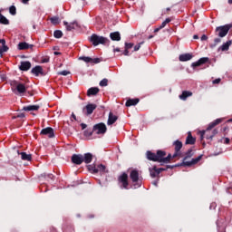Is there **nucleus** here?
Returning <instances> with one entry per match:
<instances>
[{
	"label": "nucleus",
	"instance_id": "603ef678",
	"mask_svg": "<svg viewBox=\"0 0 232 232\" xmlns=\"http://www.w3.org/2000/svg\"><path fill=\"white\" fill-rule=\"evenodd\" d=\"M129 49H125L123 52V55H130V51H128Z\"/></svg>",
	"mask_w": 232,
	"mask_h": 232
},
{
	"label": "nucleus",
	"instance_id": "c9c22d12",
	"mask_svg": "<svg viewBox=\"0 0 232 232\" xmlns=\"http://www.w3.org/2000/svg\"><path fill=\"white\" fill-rule=\"evenodd\" d=\"M169 23H171V18H166V20L162 22V24L160 25V28H166V24H168Z\"/></svg>",
	"mask_w": 232,
	"mask_h": 232
},
{
	"label": "nucleus",
	"instance_id": "13d9d810",
	"mask_svg": "<svg viewBox=\"0 0 232 232\" xmlns=\"http://www.w3.org/2000/svg\"><path fill=\"white\" fill-rule=\"evenodd\" d=\"M54 55H61L60 52H54Z\"/></svg>",
	"mask_w": 232,
	"mask_h": 232
},
{
	"label": "nucleus",
	"instance_id": "69168bd1",
	"mask_svg": "<svg viewBox=\"0 0 232 232\" xmlns=\"http://www.w3.org/2000/svg\"><path fill=\"white\" fill-rule=\"evenodd\" d=\"M168 11H169V8H167Z\"/></svg>",
	"mask_w": 232,
	"mask_h": 232
},
{
	"label": "nucleus",
	"instance_id": "6e6552de",
	"mask_svg": "<svg viewBox=\"0 0 232 232\" xmlns=\"http://www.w3.org/2000/svg\"><path fill=\"white\" fill-rule=\"evenodd\" d=\"M118 184L121 189H130V182L128 181V174L122 173L118 177Z\"/></svg>",
	"mask_w": 232,
	"mask_h": 232
},
{
	"label": "nucleus",
	"instance_id": "ddd939ff",
	"mask_svg": "<svg viewBox=\"0 0 232 232\" xmlns=\"http://www.w3.org/2000/svg\"><path fill=\"white\" fill-rule=\"evenodd\" d=\"M79 59L80 61H83V63H90L91 64H99V63H101V60L99 58L82 56Z\"/></svg>",
	"mask_w": 232,
	"mask_h": 232
},
{
	"label": "nucleus",
	"instance_id": "cd10ccee",
	"mask_svg": "<svg viewBox=\"0 0 232 232\" xmlns=\"http://www.w3.org/2000/svg\"><path fill=\"white\" fill-rule=\"evenodd\" d=\"M191 95H193V92L189 91H183L182 94L179 95V99H181V101H186V99H188V97H191Z\"/></svg>",
	"mask_w": 232,
	"mask_h": 232
},
{
	"label": "nucleus",
	"instance_id": "09e8293b",
	"mask_svg": "<svg viewBox=\"0 0 232 232\" xmlns=\"http://www.w3.org/2000/svg\"><path fill=\"white\" fill-rule=\"evenodd\" d=\"M220 38H216L215 40H214V43H215V46H217V44H218V43H220Z\"/></svg>",
	"mask_w": 232,
	"mask_h": 232
},
{
	"label": "nucleus",
	"instance_id": "4d7b16f0",
	"mask_svg": "<svg viewBox=\"0 0 232 232\" xmlns=\"http://www.w3.org/2000/svg\"><path fill=\"white\" fill-rule=\"evenodd\" d=\"M28 1H30V0H22V3H24V5H26V3H28Z\"/></svg>",
	"mask_w": 232,
	"mask_h": 232
},
{
	"label": "nucleus",
	"instance_id": "b1692460",
	"mask_svg": "<svg viewBox=\"0 0 232 232\" xmlns=\"http://www.w3.org/2000/svg\"><path fill=\"white\" fill-rule=\"evenodd\" d=\"M139 99L135 98V99H129L126 103L125 106H127V108H130V106H137V104H139Z\"/></svg>",
	"mask_w": 232,
	"mask_h": 232
},
{
	"label": "nucleus",
	"instance_id": "393cba45",
	"mask_svg": "<svg viewBox=\"0 0 232 232\" xmlns=\"http://www.w3.org/2000/svg\"><path fill=\"white\" fill-rule=\"evenodd\" d=\"M232 44V41L228 40L227 43H224L220 47L219 50H221V52H227L229 50V47Z\"/></svg>",
	"mask_w": 232,
	"mask_h": 232
},
{
	"label": "nucleus",
	"instance_id": "aec40b11",
	"mask_svg": "<svg viewBox=\"0 0 232 232\" xmlns=\"http://www.w3.org/2000/svg\"><path fill=\"white\" fill-rule=\"evenodd\" d=\"M34 48V44H29L26 42H21L18 44V50H32Z\"/></svg>",
	"mask_w": 232,
	"mask_h": 232
},
{
	"label": "nucleus",
	"instance_id": "c85d7f7f",
	"mask_svg": "<svg viewBox=\"0 0 232 232\" xmlns=\"http://www.w3.org/2000/svg\"><path fill=\"white\" fill-rule=\"evenodd\" d=\"M32 73H34V75H36V77H38V75H39L40 73H43V67H41V66H39V65L34 67V68L32 69Z\"/></svg>",
	"mask_w": 232,
	"mask_h": 232
},
{
	"label": "nucleus",
	"instance_id": "20e7f679",
	"mask_svg": "<svg viewBox=\"0 0 232 232\" xmlns=\"http://www.w3.org/2000/svg\"><path fill=\"white\" fill-rule=\"evenodd\" d=\"M130 179L134 189L142 186V174L139 169H133L130 171Z\"/></svg>",
	"mask_w": 232,
	"mask_h": 232
},
{
	"label": "nucleus",
	"instance_id": "bf43d9fd",
	"mask_svg": "<svg viewBox=\"0 0 232 232\" xmlns=\"http://www.w3.org/2000/svg\"><path fill=\"white\" fill-rule=\"evenodd\" d=\"M193 39H198V35L195 34V35L193 36Z\"/></svg>",
	"mask_w": 232,
	"mask_h": 232
},
{
	"label": "nucleus",
	"instance_id": "864d4df0",
	"mask_svg": "<svg viewBox=\"0 0 232 232\" xmlns=\"http://www.w3.org/2000/svg\"><path fill=\"white\" fill-rule=\"evenodd\" d=\"M81 128H82V130H86V128H87L86 123H82Z\"/></svg>",
	"mask_w": 232,
	"mask_h": 232
},
{
	"label": "nucleus",
	"instance_id": "dca6fc26",
	"mask_svg": "<svg viewBox=\"0 0 232 232\" xmlns=\"http://www.w3.org/2000/svg\"><path fill=\"white\" fill-rule=\"evenodd\" d=\"M41 135H47L49 139H53L55 134L53 133V129L52 127H47L41 130Z\"/></svg>",
	"mask_w": 232,
	"mask_h": 232
},
{
	"label": "nucleus",
	"instance_id": "de8ad7c7",
	"mask_svg": "<svg viewBox=\"0 0 232 232\" xmlns=\"http://www.w3.org/2000/svg\"><path fill=\"white\" fill-rule=\"evenodd\" d=\"M220 78H218V79H216V80H214L212 82H213V84H220Z\"/></svg>",
	"mask_w": 232,
	"mask_h": 232
},
{
	"label": "nucleus",
	"instance_id": "4be33fe9",
	"mask_svg": "<svg viewBox=\"0 0 232 232\" xmlns=\"http://www.w3.org/2000/svg\"><path fill=\"white\" fill-rule=\"evenodd\" d=\"M32 68V63L30 62H22L20 65V70L22 72H28Z\"/></svg>",
	"mask_w": 232,
	"mask_h": 232
},
{
	"label": "nucleus",
	"instance_id": "c03bdc74",
	"mask_svg": "<svg viewBox=\"0 0 232 232\" xmlns=\"http://www.w3.org/2000/svg\"><path fill=\"white\" fill-rule=\"evenodd\" d=\"M140 44H138L137 45L134 46V52H139V50H140Z\"/></svg>",
	"mask_w": 232,
	"mask_h": 232
},
{
	"label": "nucleus",
	"instance_id": "f3484780",
	"mask_svg": "<svg viewBox=\"0 0 232 232\" xmlns=\"http://www.w3.org/2000/svg\"><path fill=\"white\" fill-rule=\"evenodd\" d=\"M63 24L66 27V30L68 32H72V30H75L76 28H79V24L75 21L72 23L63 22Z\"/></svg>",
	"mask_w": 232,
	"mask_h": 232
},
{
	"label": "nucleus",
	"instance_id": "c756f323",
	"mask_svg": "<svg viewBox=\"0 0 232 232\" xmlns=\"http://www.w3.org/2000/svg\"><path fill=\"white\" fill-rule=\"evenodd\" d=\"M110 37L111 41H121V33L119 32L111 33Z\"/></svg>",
	"mask_w": 232,
	"mask_h": 232
},
{
	"label": "nucleus",
	"instance_id": "052dcab7",
	"mask_svg": "<svg viewBox=\"0 0 232 232\" xmlns=\"http://www.w3.org/2000/svg\"><path fill=\"white\" fill-rule=\"evenodd\" d=\"M114 52H121L119 48L115 49Z\"/></svg>",
	"mask_w": 232,
	"mask_h": 232
},
{
	"label": "nucleus",
	"instance_id": "412c9836",
	"mask_svg": "<svg viewBox=\"0 0 232 232\" xmlns=\"http://www.w3.org/2000/svg\"><path fill=\"white\" fill-rule=\"evenodd\" d=\"M193 59L192 53H183L179 55V61L181 63H186L187 61H191Z\"/></svg>",
	"mask_w": 232,
	"mask_h": 232
},
{
	"label": "nucleus",
	"instance_id": "bb28decb",
	"mask_svg": "<svg viewBox=\"0 0 232 232\" xmlns=\"http://www.w3.org/2000/svg\"><path fill=\"white\" fill-rule=\"evenodd\" d=\"M92 160H93V155H92V153H85L83 156V162H85V164H90Z\"/></svg>",
	"mask_w": 232,
	"mask_h": 232
},
{
	"label": "nucleus",
	"instance_id": "4c0bfd02",
	"mask_svg": "<svg viewBox=\"0 0 232 232\" xmlns=\"http://www.w3.org/2000/svg\"><path fill=\"white\" fill-rule=\"evenodd\" d=\"M8 50V47L6 45H2L0 47V55L1 57H3V53H5V52H6Z\"/></svg>",
	"mask_w": 232,
	"mask_h": 232
},
{
	"label": "nucleus",
	"instance_id": "7c9ffc66",
	"mask_svg": "<svg viewBox=\"0 0 232 232\" xmlns=\"http://www.w3.org/2000/svg\"><path fill=\"white\" fill-rule=\"evenodd\" d=\"M197 141V140L195 138H193V136L191 135V132H188L187 140H186V144H195V142Z\"/></svg>",
	"mask_w": 232,
	"mask_h": 232
},
{
	"label": "nucleus",
	"instance_id": "7ed1b4c3",
	"mask_svg": "<svg viewBox=\"0 0 232 232\" xmlns=\"http://www.w3.org/2000/svg\"><path fill=\"white\" fill-rule=\"evenodd\" d=\"M10 84L11 90L14 95H24L26 93V90H28V85L21 81L13 80Z\"/></svg>",
	"mask_w": 232,
	"mask_h": 232
},
{
	"label": "nucleus",
	"instance_id": "f257e3e1",
	"mask_svg": "<svg viewBox=\"0 0 232 232\" xmlns=\"http://www.w3.org/2000/svg\"><path fill=\"white\" fill-rule=\"evenodd\" d=\"M146 155L148 160H152L153 162H163L164 164H168L171 161V154H169L166 157V151L163 150H158L157 153L148 150Z\"/></svg>",
	"mask_w": 232,
	"mask_h": 232
},
{
	"label": "nucleus",
	"instance_id": "5fc2aeb1",
	"mask_svg": "<svg viewBox=\"0 0 232 232\" xmlns=\"http://www.w3.org/2000/svg\"><path fill=\"white\" fill-rule=\"evenodd\" d=\"M229 142H230L229 138H226V139H225V144H229Z\"/></svg>",
	"mask_w": 232,
	"mask_h": 232
},
{
	"label": "nucleus",
	"instance_id": "6ab92c4d",
	"mask_svg": "<svg viewBox=\"0 0 232 232\" xmlns=\"http://www.w3.org/2000/svg\"><path fill=\"white\" fill-rule=\"evenodd\" d=\"M118 119H119V116L113 114V112H110L108 121H107L108 126H111L112 124H115Z\"/></svg>",
	"mask_w": 232,
	"mask_h": 232
},
{
	"label": "nucleus",
	"instance_id": "6e6d98bb",
	"mask_svg": "<svg viewBox=\"0 0 232 232\" xmlns=\"http://www.w3.org/2000/svg\"><path fill=\"white\" fill-rule=\"evenodd\" d=\"M48 179H53V174H48Z\"/></svg>",
	"mask_w": 232,
	"mask_h": 232
},
{
	"label": "nucleus",
	"instance_id": "a878e982",
	"mask_svg": "<svg viewBox=\"0 0 232 232\" xmlns=\"http://www.w3.org/2000/svg\"><path fill=\"white\" fill-rule=\"evenodd\" d=\"M24 111H37L39 105H28L23 108Z\"/></svg>",
	"mask_w": 232,
	"mask_h": 232
},
{
	"label": "nucleus",
	"instance_id": "4468645a",
	"mask_svg": "<svg viewBox=\"0 0 232 232\" xmlns=\"http://www.w3.org/2000/svg\"><path fill=\"white\" fill-rule=\"evenodd\" d=\"M72 162L73 164H77L78 166H81V164L84 162V156L81 154H74L72 156Z\"/></svg>",
	"mask_w": 232,
	"mask_h": 232
},
{
	"label": "nucleus",
	"instance_id": "39448f33",
	"mask_svg": "<svg viewBox=\"0 0 232 232\" xmlns=\"http://www.w3.org/2000/svg\"><path fill=\"white\" fill-rule=\"evenodd\" d=\"M193 157V150L189 149L183 158L182 166H195V164H198L202 160V156H198V158L192 159L190 161H188V159H191Z\"/></svg>",
	"mask_w": 232,
	"mask_h": 232
},
{
	"label": "nucleus",
	"instance_id": "338daca9",
	"mask_svg": "<svg viewBox=\"0 0 232 232\" xmlns=\"http://www.w3.org/2000/svg\"><path fill=\"white\" fill-rule=\"evenodd\" d=\"M211 206H215V204H212Z\"/></svg>",
	"mask_w": 232,
	"mask_h": 232
},
{
	"label": "nucleus",
	"instance_id": "0eeeda50",
	"mask_svg": "<svg viewBox=\"0 0 232 232\" xmlns=\"http://www.w3.org/2000/svg\"><path fill=\"white\" fill-rule=\"evenodd\" d=\"M88 169L92 173H100V175H106V173H108V170L106 169V166L102 164H100L97 166L89 165Z\"/></svg>",
	"mask_w": 232,
	"mask_h": 232
},
{
	"label": "nucleus",
	"instance_id": "e433bc0d",
	"mask_svg": "<svg viewBox=\"0 0 232 232\" xmlns=\"http://www.w3.org/2000/svg\"><path fill=\"white\" fill-rule=\"evenodd\" d=\"M93 133H95L93 130H84L83 135L84 137L90 138L92 137V135H93Z\"/></svg>",
	"mask_w": 232,
	"mask_h": 232
},
{
	"label": "nucleus",
	"instance_id": "72a5a7b5",
	"mask_svg": "<svg viewBox=\"0 0 232 232\" xmlns=\"http://www.w3.org/2000/svg\"><path fill=\"white\" fill-rule=\"evenodd\" d=\"M53 36L55 37V39H61V37H63V31L61 30L54 31Z\"/></svg>",
	"mask_w": 232,
	"mask_h": 232
},
{
	"label": "nucleus",
	"instance_id": "3c124183",
	"mask_svg": "<svg viewBox=\"0 0 232 232\" xmlns=\"http://www.w3.org/2000/svg\"><path fill=\"white\" fill-rule=\"evenodd\" d=\"M201 41H208V35L203 34V35L201 36Z\"/></svg>",
	"mask_w": 232,
	"mask_h": 232
},
{
	"label": "nucleus",
	"instance_id": "0e129e2a",
	"mask_svg": "<svg viewBox=\"0 0 232 232\" xmlns=\"http://www.w3.org/2000/svg\"><path fill=\"white\" fill-rule=\"evenodd\" d=\"M154 186H157V181L154 182Z\"/></svg>",
	"mask_w": 232,
	"mask_h": 232
},
{
	"label": "nucleus",
	"instance_id": "1a4fd4ad",
	"mask_svg": "<svg viewBox=\"0 0 232 232\" xmlns=\"http://www.w3.org/2000/svg\"><path fill=\"white\" fill-rule=\"evenodd\" d=\"M174 150H175V152L171 156V160L177 159V158L180 159V158L184 157V155H182V152L180 151V150H182V142L180 140H176L174 142Z\"/></svg>",
	"mask_w": 232,
	"mask_h": 232
},
{
	"label": "nucleus",
	"instance_id": "a18cd8bd",
	"mask_svg": "<svg viewBox=\"0 0 232 232\" xmlns=\"http://www.w3.org/2000/svg\"><path fill=\"white\" fill-rule=\"evenodd\" d=\"M0 44H2V46H6V40L0 39Z\"/></svg>",
	"mask_w": 232,
	"mask_h": 232
},
{
	"label": "nucleus",
	"instance_id": "9d476101",
	"mask_svg": "<svg viewBox=\"0 0 232 232\" xmlns=\"http://www.w3.org/2000/svg\"><path fill=\"white\" fill-rule=\"evenodd\" d=\"M229 30H231V25L229 24L219 26L216 28V34L218 37H226Z\"/></svg>",
	"mask_w": 232,
	"mask_h": 232
},
{
	"label": "nucleus",
	"instance_id": "2eb2a0df",
	"mask_svg": "<svg viewBox=\"0 0 232 232\" xmlns=\"http://www.w3.org/2000/svg\"><path fill=\"white\" fill-rule=\"evenodd\" d=\"M206 63H209V58L202 57L198 61L192 63L191 68H198V66H202V64H206Z\"/></svg>",
	"mask_w": 232,
	"mask_h": 232
},
{
	"label": "nucleus",
	"instance_id": "e2e57ef3",
	"mask_svg": "<svg viewBox=\"0 0 232 232\" xmlns=\"http://www.w3.org/2000/svg\"><path fill=\"white\" fill-rule=\"evenodd\" d=\"M72 118L75 119V114H72Z\"/></svg>",
	"mask_w": 232,
	"mask_h": 232
},
{
	"label": "nucleus",
	"instance_id": "f8f14e48",
	"mask_svg": "<svg viewBox=\"0 0 232 232\" xmlns=\"http://www.w3.org/2000/svg\"><path fill=\"white\" fill-rule=\"evenodd\" d=\"M97 110V104L94 103H89L82 109L83 115H86V117L92 115L93 111Z\"/></svg>",
	"mask_w": 232,
	"mask_h": 232
},
{
	"label": "nucleus",
	"instance_id": "680f3d73",
	"mask_svg": "<svg viewBox=\"0 0 232 232\" xmlns=\"http://www.w3.org/2000/svg\"><path fill=\"white\" fill-rule=\"evenodd\" d=\"M228 5H232V0H228Z\"/></svg>",
	"mask_w": 232,
	"mask_h": 232
},
{
	"label": "nucleus",
	"instance_id": "8fccbe9b",
	"mask_svg": "<svg viewBox=\"0 0 232 232\" xmlns=\"http://www.w3.org/2000/svg\"><path fill=\"white\" fill-rule=\"evenodd\" d=\"M160 30H162V28H160V25L159 27L154 29V34H157L158 32H160Z\"/></svg>",
	"mask_w": 232,
	"mask_h": 232
},
{
	"label": "nucleus",
	"instance_id": "37998d69",
	"mask_svg": "<svg viewBox=\"0 0 232 232\" xmlns=\"http://www.w3.org/2000/svg\"><path fill=\"white\" fill-rule=\"evenodd\" d=\"M72 231H73L72 227H67L63 228V232H72Z\"/></svg>",
	"mask_w": 232,
	"mask_h": 232
},
{
	"label": "nucleus",
	"instance_id": "473e14b6",
	"mask_svg": "<svg viewBox=\"0 0 232 232\" xmlns=\"http://www.w3.org/2000/svg\"><path fill=\"white\" fill-rule=\"evenodd\" d=\"M0 24H10V21L0 13Z\"/></svg>",
	"mask_w": 232,
	"mask_h": 232
},
{
	"label": "nucleus",
	"instance_id": "423d86ee",
	"mask_svg": "<svg viewBox=\"0 0 232 232\" xmlns=\"http://www.w3.org/2000/svg\"><path fill=\"white\" fill-rule=\"evenodd\" d=\"M90 41L92 43L93 46H99V44H109L110 40L104 36H99L97 34H92L90 38Z\"/></svg>",
	"mask_w": 232,
	"mask_h": 232
},
{
	"label": "nucleus",
	"instance_id": "58836bf2",
	"mask_svg": "<svg viewBox=\"0 0 232 232\" xmlns=\"http://www.w3.org/2000/svg\"><path fill=\"white\" fill-rule=\"evenodd\" d=\"M51 23H52L53 24H59V17H57V16L52 17V18H51Z\"/></svg>",
	"mask_w": 232,
	"mask_h": 232
},
{
	"label": "nucleus",
	"instance_id": "79ce46f5",
	"mask_svg": "<svg viewBox=\"0 0 232 232\" xmlns=\"http://www.w3.org/2000/svg\"><path fill=\"white\" fill-rule=\"evenodd\" d=\"M59 75H63V76L70 75V72H68V71H62V72H59Z\"/></svg>",
	"mask_w": 232,
	"mask_h": 232
},
{
	"label": "nucleus",
	"instance_id": "49530a36",
	"mask_svg": "<svg viewBox=\"0 0 232 232\" xmlns=\"http://www.w3.org/2000/svg\"><path fill=\"white\" fill-rule=\"evenodd\" d=\"M42 63H50V57L43 58Z\"/></svg>",
	"mask_w": 232,
	"mask_h": 232
},
{
	"label": "nucleus",
	"instance_id": "f704fd0d",
	"mask_svg": "<svg viewBox=\"0 0 232 232\" xmlns=\"http://www.w3.org/2000/svg\"><path fill=\"white\" fill-rule=\"evenodd\" d=\"M9 14H11V15H15V14H17V9L14 5L9 7Z\"/></svg>",
	"mask_w": 232,
	"mask_h": 232
},
{
	"label": "nucleus",
	"instance_id": "a211bd4d",
	"mask_svg": "<svg viewBox=\"0 0 232 232\" xmlns=\"http://www.w3.org/2000/svg\"><path fill=\"white\" fill-rule=\"evenodd\" d=\"M160 171H164V169L157 167H153L152 169H150V177L152 179H155L156 177H159L160 175Z\"/></svg>",
	"mask_w": 232,
	"mask_h": 232
},
{
	"label": "nucleus",
	"instance_id": "f03ea898",
	"mask_svg": "<svg viewBox=\"0 0 232 232\" xmlns=\"http://www.w3.org/2000/svg\"><path fill=\"white\" fill-rule=\"evenodd\" d=\"M222 122V119H217L214 121L210 122L206 130H203L201 132V139H207L208 140L213 139L218 133V130L217 129H214L215 126H218Z\"/></svg>",
	"mask_w": 232,
	"mask_h": 232
},
{
	"label": "nucleus",
	"instance_id": "9b49d317",
	"mask_svg": "<svg viewBox=\"0 0 232 232\" xmlns=\"http://www.w3.org/2000/svg\"><path fill=\"white\" fill-rule=\"evenodd\" d=\"M106 124L104 123L95 124L92 128V131L97 135H104V133H106Z\"/></svg>",
	"mask_w": 232,
	"mask_h": 232
},
{
	"label": "nucleus",
	"instance_id": "ea45409f",
	"mask_svg": "<svg viewBox=\"0 0 232 232\" xmlns=\"http://www.w3.org/2000/svg\"><path fill=\"white\" fill-rule=\"evenodd\" d=\"M100 86L104 87V86H108V79H103L100 82Z\"/></svg>",
	"mask_w": 232,
	"mask_h": 232
},
{
	"label": "nucleus",
	"instance_id": "a19ab883",
	"mask_svg": "<svg viewBox=\"0 0 232 232\" xmlns=\"http://www.w3.org/2000/svg\"><path fill=\"white\" fill-rule=\"evenodd\" d=\"M131 48H133V44L132 43L125 44V49L126 50H131Z\"/></svg>",
	"mask_w": 232,
	"mask_h": 232
},
{
	"label": "nucleus",
	"instance_id": "5701e85b",
	"mask_svg": "<svg viewBox=\"0 0 232 232\" xmlns=\"http://www.w3.org/2000/svg\"><path fill=\"white\" fill-rule=\"evenodd\" d=\"M101 90L98 87H92L87 91V96L92 97L93 95H97Z\"/></svg>",
	"mask_w": 232,
	"mask_h": 232
},
{
	"label": "nucleus",
	"instance_id": "2f4dec72",
	"mask_svg": "<svg viewBox=\"0 0 232 232\" xmlns=\"http://www.w3.org/2000/svg\"><path fill=\"white\" fill-rule=\"evenodd\" d=\"M20 155H21L22 160H27L28 162H30V160H32L31 154H27L26 152H21Z\"/></svg>",
	"mask_w": 232,
	"mask_h": 232
}]
</instances>
